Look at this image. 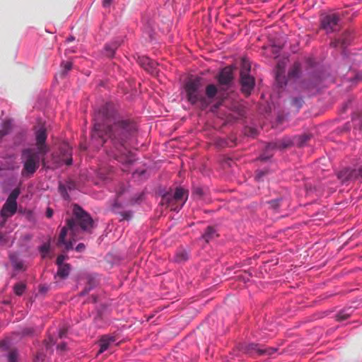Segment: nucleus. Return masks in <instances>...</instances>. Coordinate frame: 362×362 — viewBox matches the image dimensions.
<instances>
[{"label": "nucleus", "mask_w": 362, "mask_h": 362, "mask_svg": "<svg viewBox=\"0 0 362 362\" xmlns=\"http://www.w3.org/2000/svg\"><path fill=\"white\" fill-rule=\"evenodd\" d=\"M93 120L92 145L96 148L104 146L108 156L123 162L127 141L135 130L134 124L128 120H117L111 104H105L95 112Z\"/></svg>", "instance_id": "nucleus-1"}, {"label": "nucleus", "mask_w": 362, "mask_h": 362, "mask_svg": "<svg viewBox=\"0 0 362 362\" xmlns=\"http://www.w3.org/2000/svg\"><path fill=\"white\" fill-rule=\"evenodd\" d=\"M35 148H28L23 150L21 160L23 164L21 170L23 177H30L36 172L40 167V161H45V156Z\"/></svg>", "instance_id": "nucleus-2"}, {"label": "nucleus", "mask_w": 362, "mask_h": 362, "mask_svg": "<svg viewBox=\"0 0 362 362\" xmlns=\"http://www.w3.org/2000/svg\"><path fill=\"white\" fill-rule=\"evenodd\" d=\"M78 228L74 218L66 220L59 233L57 245L60 247L64 246L65 251L73 248V244L78 239Z\"/></svg>", "instance_id": "nucleus-3"}, {"label": "nucleus", "mask_w": 362, "mask_h": 362, "mask_svg": "<svg viewBox=\"0 0 362 362\" xmlns=\"http://www.w3.org/2000/svg\"><path fill=\"white\" fill-rule=\"evenodd\" d=\"M185 90L187 101L192 105L200 103L204 108L208 103L202 93V78L194 77L189 78L185 84Z\"/></svg>", "instance_id": "nucleus-4"}, {"label": "nucleus", "mask_w": 362, "mask_h": 362, "mask_svg": "<svg viewBox=\"0 0 362 362\" xmlns=\"http://www.w3.org/2000/svg\"><path fill=\"white\" fill-rule=\"evenodd\" d=\"M188 192L183 188L177 187L174 192H168L162 197V204L166 205L173 211H179L186 202Z\"/></svg>", "instance_id": "nucleus-5"}, {"label": "nucleus", "mask_w": 362, "mask_h": 362, "mask_svg": "<svg viewBox=\"0 0 362 362\" xmlns=\"http://www.w3.org/2000/svg\"><path fill=\"white\" fill-rule=\"evenodd\" d=\"M73 215L79 229L78 233L81 230L88 231L93 228V220L90 215L77 204L73 205Z\"/></svg>", "instance_id": "nucleus-6"}, {"label": "nucleus", "mask_w": 362, "mask_h": 362, "mask_svg": "<svg viewBox=\"0 0 362 362\" xmlns=\"http://www.w3.org/2000/svg\"><path fill=\"white\" fill-rule=\"evenodd\" d=\"M240 350L251 356H271L276 351L275 348L255 343L242 344L240 345Z\"/></svg>", "instance_id": "nucleus-7"}, {"label": "nucleus", "mask_w": 362, "mask_h": 362, "mask_svg": "<svg viewBox=\"0 0 362 362\" xmlns=\"http://www.w3.org/2000/svg\"><path fill=\"white\" fill-rule=\"evenodd\" d=\"M321 28L327 33L338 31L340 29L339 17L336 13H329L321 18Z\"/></svg>", "instance_id": "nucleus-8"}, {"label": "nucleus", "mask_w": 362, "mask_h": 362, "mask_svg": "<svg viewBox=\"0 0 362 362\" xmlns=\"http://www.w3.org/2000/svg\"><path fill=\"white\" fill-rule=\"evenodd\" d=\"M337 177L342 183L354 181L358 179L362 180V166L358 169L345 168L339 171Z\"/></svg>", "instance_id": "nucleus-9"}, {"label": "nucleus", "mask_w": 362, "mask_h": 362, "mask_svg": "<svg viewBox=\"0 0 362 362\" xmlns=\"http://www.w3.org/2000/svg\"><path fill=\"white\" fill-rule=\"evenodd\" d=\"M47 134L46 129L44 127H41L35 132V141H36V151H38L42 154H47L49 151V148L46 145L45 141L47 140Z\"/></svg>", "instance_id": "nucleus-10"}, {"label": "nucleus", "mask_w": 362, "mask_h": 362, "mask_svg": "<svg viewBox=\"0 0 362 362\" xmlns=\"http://www.w3.org/2000/svg\"><path fill=\"white\" fill-rule=\"evenodd\" d=\"M17 211V203L6 200L1 210L2 220H0V227H4L8 218L12 216Z\"/></svg>", "instance_id": "nucleus-11"}, {"label": "nucleus", "mask_w": 362, "mask_h": 362, "mask_svg": "<svg viewBox=\"0 0 362 362\" xmlns=\"http://www.w3.org/2000/svg\"><path fill=\"white\" fill-rule=\"evenodd\" d=\"M242 91L249 95L255 86V79L250 74H242L240 76Z\"/></svg>", "instance_id": "nucleus-12"}, {"label": "nucleus", "mask_w": 362, "mask_h": 362, "mask_svg": "<svg viewBox=\"0 0 362 362\" xmlns=\"http://www.w3.org/2000/svg\"><path fill=\"white\" fill-rule=\"evenodd\" d=\"M233 80L232 69L229 66L223 68L218 76V81L221 85H228Z\"/></svg>", "instance_id": "nucleus-13"}, {"label": "nucleus", "mask_w": 362, "mask_h": 362, "mask_svg": "<svg viewBox=\"0 0 362 362\" xmlns=\"http://www.w3.org/2000/svg\"><path fill=\"white\" fill-rule=\"evenodd\" d=\"M115 341L116 338L114 336L103 335L99 341V354L106 351L112 344L115 342Z\"/></svg>", "instance_id": "nucleus-14"}, {"label": "nucleus", "mask_w": 362, "mask_h": 362, "mask_svg": "<svg viewBox=\"0 0 362 362\" xmlns=\"http://www.w3.org/2000/svg\"><path fill=\"white\" fill-rule=\"evenodd\" d=\"M10 261L11 262L12 266L16 270L18 271H25L26 269V266L25 265L23 261L19 258L18 255L16 253H11L9 255Z\"/></svg>", "instance_id": "nucleus-15"}, {"label": "nucleus", "mask_w": 362, "mask_h": 362, "mask_svg": "<svg viewBox=\"0 0 362 362\" xmlns=\"http://www.w3.org/2000/svg\"><path fill=\"white\" fill-rule=\"evenodd\" d=\"M71 270V266L68 263H65L64 265H62L58 267L57 272L55 276V278L57 276L59 277L60 279H66L69 275Z\"/></svg>", "instance_id": "nucleus-16"}, {"label": "nucleus", "mask_w": 362, "mask_h": 362, "mask_svg": "<svg viewBox=\"0 0 362 362\" xmlns=\"http://www.w3.org/2000/svg\"><path fill=\"white\" fill-rule=\"evenodd\" d=\"M218 236V234L216 233V230L215 228L212 226H208L202 235L203 239L206 242L209 243L211 240L214 239L216 237Z\"/></svg>", "instance_id": "nucleus-17"}, {"label": "nucleus", "mask_w": 362, "mask_h": 362, "mask_svg": "<svg viewBox=\"0 0 362 362\" xmlns=\"http://www.w3.org/2000/svg\"><path fill=\"white\" fill-rule=\"evenodd\" d=\"M138 62L140 64L141 66H143L146 70H149L150 69L153 68L156 64L154 61L144 56L139 57L138 59Z\"/></svg>", "instance_id": "nucleus-18"}, {"label": "nucleus", "mask_w": 362, "mask_h": 362, "mask_svg": "<svg viewBox=\"0 0 362 362\" xmlns=\"http://www.w3.org/2000/svg\"><path fill=\"white\" fill-rule=\"evenodd\" d=\"M74 187H75V184L73 182H67L66 186L60 185L59 187V192H60L61 194L62 195V197L64 199H67L69 197V195L67 193V189L69 190H71V189H74Z\"/></svg>", "instance_id": "nucleus-19"}, {"label": "nucleus", "mask_w": 362, "mask_h": 362, "mask_svg": "<svg viewBox=\"0 0 362 362\" xmlns=\"http://www.w3.org/2000/svg\"><path fill=\"white\" fill-rule=\"evenodd\" d=\"M6 358L8 362H18L19 360V353L17 349H9Z\"/></svg>", "instance_id": "nucleus-20"}, {"label": "nucleus", "mask_w": 362, "mask_h": 362, "mask_svg": "<svg viewBox=\"0 0 362 362\" xmlns=\"http://www.w3.org/2000/svg\"><path fill=\"white\" fill-rule=\"evenodd\" d=\"M189 255L185 250H179L175 255V261L177 262H183L187 260Z\"/></svg>", "instance_id": "nucleus-21"}, {"label": "nucleus", "mask_w": 362, "mask_h": 362, "mask_svg": "<svg viewBox=\"0 0 362 362\" xmlns=\"http://www.w3.org/2000/svg\"><path fill=\"white\" fill-rule=\"evenodd\" d=\"M26 285L25 283L18 282L13 286V291L16 296H22L25 291Z\"/></svg>", "instance_id": "nucleus-22"}, {"label": "nucleus", "mask_w": 362, "mask_h": 362, "mask_svg": "<svg viewBox=\"0 0 362 362\" xmlns=\"http://www.w3.org/2000/svg\"><path fill=\"white\" fill-rule=\"evenodd\" d=\"M119 46V44L117 42H115L112 45H107L105 46L106 55L108 57H112L115 54V50L117 49V48Z\"/></svg>", "instance_id": "nucleus-23"}, {"label": "nucleus", "mask_w": 362, "mask_h": 362, "mask_svg": "<svg viewBox=\"0 0 362 362\" xmlns=\"http://www.w3.org/2000/svg\"><path fill=\"white\" fill-rule=\"evenodd\" d=\"M300 71V65L298 62H295L292 68L288 72V76L290 78L297 77Z\"/></svg>", "instance_id": "nucleus-24"}, {"label": "nucleus", "mask_w": 362, "mask_h": 362, "mask_svg": "<svg viewBox=\"0 0 362 362\" xmlns=\"http://www.w3.org/2000/svg\"><path fill=\"white\" fill-rule=\"evenodd\" d=\"M276 81L278 86L281 88L286 86L287 81L284 73L275 74Z\"/></svg>", "instance_id": "nucleus-25"}, {"label": "nucleus", "mask_w": 362, "mask_h": 362, "mask_svg": "<svg viewBox=\"0 0 362 362\" xmlns=\"http://www.w3.org/2000/svg\"><path fill=\"white\" fill-rule=\"evenodd\" d=\"M11 129V122L10 121H5L3 123L2 129L0 130V138L8 134Z\"/></svg>", "instance_id": "nucleus-26"}, {"label": "nucleus", "mask_w": 362, "mask_h": 362, "mask_svg": "<svg viewBox=\"0 0 362 362\" xmlns=\"http://www.w3.org/2000/svg\"><path fill=\"white\" fill-rule=\"evenodd\" d=\"M50 244L49 243H45L39 247V251L43 259L46 258L49 252Z\"/></svg>", "instance_id": "nucleus-27"}, {"label": "nucleus", "mask_w": 362, "mask_h": 362, "mask_svg": "<svg viewBox=\"0 0 362 362\" xmlns=\"http://www.w3.org/2000/svg\"><path fill=\"white\" fill-rule=\"evenodd\" d=\"M217 93V88L214 84L208 85L206 88V95L209 98H213Z\"/></svg>", "instance_id": "nucleus-28"}, {"label": "nucleus", "mask_w": 362, "mask_h": 362, "mask_svg": "<svg viewBox=\"0 0 362 362\" xmlns=\"http://www.w3.org/2000/svg\"><path fill=\"white\" fill-rule=\"evenodd\" d=\"M250 71V64L248 61L243 59L241 63L240 76L242 74H249Z\"/></svg>", "instance_id": "nucleus-29"}, {"label": "nucleus", "mask_w": 362, "mask_h": 362, "mask_svg": "<svg viewBox=\"0 0 362 362\" xmlns=\"http://www.w3.org/2000/svg\"><path fill=\"white\" fill-rule=\"evenodd\" d=\"M351 315V312L348 310H341L336 315V319L337 321H343L348 319Z\"/></svg>", "instance_id": "nucleus-30"}, {"label": "nucleus", "mask_w": 362, "mask_h": 362, "mask_svg": "<svg viewBox=\"0 0 362 362\" xmlns=\"http://www.w3.org/2000/svg\"><path fill=\"white\" fill-rule=\"evenodd\" d=\"M288 146V144L286 143H270L267 146V150L269 151L270 149L274 148H285Z\"/></svg>", "instance_id": "nucleus-31"}, {"label": "nucleus", "mask_w": 362, "mask_h": 362, "mask_svg": "<svg viewBox=\"0 0 362 362\" xmlns=\"http://www.w3.org/2000/svg\"><path fill=\"white\" fill-rule=\"evenodd\" d=\"M19 194H20V189L18 188H16L11 192V194H9V196L6 200L11 201L14 203H17L16 199H17L18 197L19 196Z\"/></svg>", "instance_id": "nucleus-32"}, {"label": "nucleus", "mask_w": 362, "mask_h": 362, "mask_svg": "<svg viewBox=\"0 0 362 362\" xmlns=\"http://www.w3.org/2000/svg\"><path fill=\"white\" fill-rule=\"evenodd\" d=\"M281 202L282 199H276L269 201L268 204L272 209H273L275 211H277L281 206Z\"/></svg>", "instance_id": "nucleus-33"}, {"label": "nucleus", "mask_w": 362, "mask_h": 362, "mask_svg": "<svg viewBox=\"0 0 362 362\" xmlns=\"http://www.w3.org/2000/svg\"><path fill=\"white\" fill-rule=\"evenodd\" d=\"M72 63L70 62H64L62 64V76H64L66 73L72 69Z\"/></svg>", "instance_id": "nucleus-34"}, {"label": "nucleus", "mask_w": 362, "mask_h": 362, "mask_svg": "<svg viewBox=\"0 0 362 362\" xmlns=\"http://www.w3.org/2000/svg\"><path fill=\"white\" fill-rule=\"evenodd\" d=\"M118 214L121 216L120 221H129L132 217V212L131 211H120Z\"/></svg>", "instance_id": "nucleus-35"}, {"label": "nucleus", "mask_w": 362, "mask_h": 362, "mask_svg": "<svg viewBox=\"0 0 362 362\" xmlns=\"http://www.w3.org/2000/svg\"><path fill=\"white\" fill-rule=\"evenodd\" d=\"M286 62L280 61L276 66V73H285Z\"/></svg>", "instance_id": "nucleus-36"}, {"label": "nucleus", "mask_w": 362, "mask_h": 362, "mask_svg": "<svg viewBox=\"0 0 362 362\" xmlns=\"http://www.w3.org/2000/svg\"><path fill=\"white\" fill-rule=\"evenodd\" d=\"M303 100L302 98H294L292 100V104L298 109L300 108L303 105Z\"/></svg>", "instance_id": "nucleus-37"}, {"label": "nucleus", "mask_w": 362, "mask_h": 362, "mask_svg": "<svg viewBox=\"0 0 362 362\" xmlns=\"http://www.w3.org/2000/svg\"><path fill=\"white\" fill-rule=\"evenodd\" d=\"M68 258V257L66 255H58L57 258V260H56V264L58 267L59 266H62V265H64L65 263H64V261L65 259H66Z\"/></svg>", "instance_id": "nucleus-38"}, {"label": "nucleus", "mask_w": 362, "mask_h": 362, "mask_svg": "<svg viewBox=\"0 0 362 362\" xmlns=\"http://www.w3.org/2000/svg\"><path fill=\"white\" fill-rule=\"evenodd\" d=\"M33 332H34V330H33V328H25L22 331V334H23V335H30V334H33Z\"/></svg>", "instance_id": "nucleus-39"}, {"label": "nucleus", "mask_w": 362, "mask_h": 362, "mask_svg": "<svg viewBox=\"0 0 362 362\" xmlns=\"http://www.w3.org/2000/svg\"><path fill=\"white\" fill-rule=\"evenodd\" d=\"M194 194L200 198L203 194V189L202 188H196L194 191Z\"/></svg>", "instance_id": "nucleus-40"}, {"label": "nucleus", "mask_w": 362, "mask_h": 362, "mask_svg": "<svg viewBox=\"0 0 362 362\" xmlns=\"http://www.w3.org/2000/svg\"><path fill=\"white\" fill-rule=\"evenodd\" d=\"M67 333V329L66 327H63L62 329H60L59 332V337L60 338H63L66 336Z\"/></svg>", "instance_id": "nucleus-41"}, {"label": "nucleus", "mask_w": 362, "mask_h": 362, "mask_svg": "<svg viewBox=\"0 0 362 362\" xmlns=\"http://www.w3.org/2000/svg\"><path fill=\"white\" fill-rule=\"evenodd\" d=\"M85 249V245L83 243H79L76 247V250L78 252H81L82 251H83Z\"/></svg>", "instance_id": "nucleus-42"}, {"label": "nucleus", "mask_w": 362, "mask_h": 362, "mask_svg": "<svg viewBox=\"0 0 362 362\" xmlns=\"http://www.w3.org/2000/svg\"><path fill=\"white\" fill-rule=\"evenodd\" d=\"M91 286H86L83 291H82L81 293H80V295L81 296H85L86 295L91 289Z\"/></svg>", "instance_id": "nucleus-43"}, {"label": "nucleus", "mask_w": 362, "mask_h": 362, "mask_svg": "<svg viewBox=\"0 0 362 362\" xmlns=\"http://www.w3.org/2000/svg\"><path fill=\"white\" fill-rule=\"evenodd\" d=\"M265 174L266 173L264 171L257 172V175H256V179L257 180H260L262 179V177H263L265 175Z\"/></svg>", "instance_id": "nucleus-44"}, {"label": "nucleus", "mask_w": 362, "mask_h": 362, "mask_svg": "<svg viewBox=\"0 0 362 362\" xmlns=\"http://www.w3.org/2000/svg\"><path fill=\"white\" fill-rule=\"evenodd\" d=\"M112 2V0H103V6L105 8L109 7Z\"/></svg>", "instance_id": "nucleus-45"}, {"label": "nucleus", "mask_w": 362, "mask_h": 362, "mask_svg": "<svg viewBox=\"0 0 362 362\" xmlns=\"http://www.w3.org/2000/svg\"><path fill=\"white\" fill-rule=\"evenodd\" d=\"M53 216V210L51 208H47L46 210V216L50 218Z\"/></svg>", "instance_id": "nucleus-46"}, {"label": "nucleus", "mask_w": 362, "mask_h": 362, "mask_svg": "<svg viewBox=\"0 0 362 362\" xmlns=\"http://www.w3.org/2000/svg\"><path fill=\"white\" fill-rule=\"evenodd\" d=\"M57 349L59 350H61V351H64L66 348V343H62V344H59L57 345Z\"/></svg>", "instance_id": "nucleus-47"}, {"label": "nucleus", "mask_w": 362, "mask_h": 362, "mask_svg": "<svg viewBox=\"0 0 362 362\" xmlns=\"http://www.w3.org/2000/svg\"><path fill=\"white\" fill-rule=\"evenodd\" d=\"M68 154L70 156V157H69V158H66V159L64 160V163H66V165H71V164H72V158H71V153H69Z\"/></svg>", "instance_id": "nucleus-48"}, {"label": "nucleus", "mask_w": 362, "mask_h": 362, "mask_svg": "<svg viewBox=\"0 0 362 362\" xmlns=\"http://www.w3.org/2000/svg\"><path fill=\"white\" fill-rule=\"evenodd\" d=\"M272 156L271 155H269V156H265L264 154L263 155H261L260 157H259V159L261 160H268Z\"/></svg>", "instance_id": "nucleus-49"}, {"label": "nucleus", "mask_w": 362, "mask_h": 362, "mask_svg": "<svg viewBox=\"0 0 362 362\" xmlns=\"http://www.w3.org/2000/svg\"><path fill=\"white\" fill-rule=\"evenodd\" d=\"M1 242H6V239L4 234L0 231V243Z\"/></svg>", "instance_id": "nucleus-50"}, {"label": "nucleus", "mask_w": 362, "mask_h": 362, "mask_svg": "<svg viewBox=\"0 0 362 362\" xmlns=\"http://www.w3.org/2000/svg\"><path fill=\"white\" fill-rule=\"evenodd\" d=\"M338 43H339L338 41L337 42V41L336 42H333L331 43V45L333 46V47H337Z\"/></svg>", "instance_id": "nucleus-51"}, {"label": "nucleus", "mask_w": 362, "mask_h": 362, "mask_svg": "<svg viewBox=\"0 0 362 362\" xmlns=\"http://www.w3.org/2000/svg\"><path fill=\"white\" fill-rule=\"evenodd\" d=\"M73 40H74V37H72V36H71V37H69V38H67V41H69V42H71V41H73Z\"/></svg>", "instance_id": "nucleus-52"}]
</instances>
